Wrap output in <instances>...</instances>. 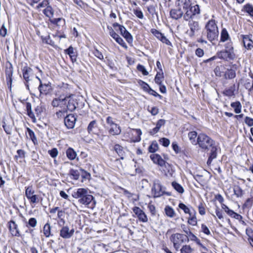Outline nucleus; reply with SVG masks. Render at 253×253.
<instances>
[{"label": "nucleus", "instance_id": "obj_54", "mask_svg": "<svg viewBox=\"0 0 253 253\" xmlns=\"http://www.w3.org/2000/svg\"><path fill=\"white\" fill-rule=\"evenodd\" d=\"M109 31V35L114 39L115 40L116 38H117L119 35H118L113 29V28L111 27L108 26L107 27Z\"/></svg>", "mask_w": 253, "mask_h": 253}, {"label": "nucleus", "instance_id": "obj_30", "mask_svg": "<svg viewBox=\"0 0 253 253\" xmlns=\"http://www.w3.org/2000/svg\"><path fill=\"white\" fill-rule=\"evenodd\" d=\"M97 129V123L95 120L91 121L87 127V131L89 133H94Z\"/></svg>", "mask_w": 253, "mask_h": 253}, {"label": "nucleus", "instance_id": "obj_18", "mask_svg": "<svg viewBox=\"0 0 253 253\" xmlns=\"http://www.w3.org/2000/svg\"><path fill=\"white\" fill-rule=\"evenodd\" d=\"M9 230L12 236L20 237V234L18 229V226L15 222L10 220L9 222Z\"/></svg>", "mask_w": 253, "mask_h": 253}, {"label": "nucleus", "instance_id": "obj_15", "mask_svg": "<svg viewBox=\"0 0 253 253\" xmlns=\"http://www.w3.org/2000/svg\"><path fill=\"white\" fill-rule=\"evenodd\" d=\"M76 118L73 114L68 115L64 119L65 125L68 128H72L74 127Z\"/></svg>", "mask_w": 253, "mask_h": 253}, {"label": "nucleus", "instance_id": "obj_23", "mask_svg": "<svg viewBox=\"0 0 253 253\" xmlns=\"http://www.w3.org/2000/svg\"><path fill=\"white\" fill-rule=\"evenodd\" d=\"M150 157L154 163L160 166H163L165 164V161L158 154H152L150 155Z\"/></svg>", "mask_w": 253, "mask_h": 253}, {"label": "nucleus", "instance_id": "obj_56", "mask_svg": "<svg viewBox=\"0 0 253 253\" xmlns=\"http://www.w3.org/2000/svg\"><path fill=\"white\" fill-rule=\"evenodd\" d=\"M226 213L231 217H234L236 219H238L240 216V215L235 212L229 209L228 211H227Z\"/></svg>", "mask_w": 253, "mask_h": 253}, {"label": "nucleus", "instance_id": "obj_53", "mask_svg": "<svg viewBox=\"0 0 253 253\" xmlns=\"http://www.w3.org/2000/svg\"><path fill=\"white\" fill-rule=\"evenodd\" d=\"M188 223L192 226L196 225L197 221L196 216L191 215L190 216V217L188 218Z\"/></svg>", "mask_w": 253, "mask_h": 253}, {"label": "nucleus", "instance_id": "obj_39", "mask_svg": "<svg viewBox=\"0 0 253 253\" xmlns=\"http://www.w3.org/2000/svg\"><path fill=\"white\" fill-rule=\"evenodd\" d=\"M44 14L49 19L53 17L54 15V11L50 6H47L43 10Z\"/></svg>", "mask_w": 253, "mask_h": 253}, {"label": "nucleus", "instance_id": "obj_31", "mask_svg": "<svg viewBox=\"0 0 253 253\" xmlns=\"http://www.w3.org/2000/svg\"><path fill=\"white\" fill-rule=\"evenodd\" d=\"M165 212L166 214L170 218H173L176 215L174 210L170 206H167L165 208Z\"/></svg>", "mask_w": 253, "mask_h": 253}, {"label": "nucleus", "instance_id": "obj_62", "mask_svg": "<svg viewBox=\"0 0 253 253\" xmlns=\"http://www.w3.org/2000/svg\"><path fill=\"white\" fill-rule=\"evenodd\" d=\"M2 127L5 131V132L7 134H10L11 133L12 131V127L10 126H7L6 124L4 122L3 124L2 125Z\"/></svg>", "mask_w": 253, "mask_h": 253}, {"label": "nucleus", "instance_id": "obj_3", "mask_svg": "<svg viewBox=\"0 0 253 253\" xmlns=\"http://www.w3.org/2000/svg\"><path fill=\"white\" fill-rule=\"evenodd\" d=\"M214 143V141L205 133H200L197 138V144L204 150H208L210 146Z\"/></svg>", "mask_w": 253, "mask_h": 253}, {"label": "nucleus", "instance_id": "obj_58", "mask_svg": "<svg viewBox=\"0 0 253 253\" xmlns=\"http://www.w3.org/2000/svg\"><path fill=\"white\" fill-rule=\"evenodd\" d=\"M17 155H15V158L18 159V158H24L25 156V152L22 149H19L17 151Z\"/></svg>", "mask_w": 253, "mask_h": 253}, {"label": "nucleus", "instance_id": "obj_48", "mask_svg": "<svg viewBox=\"0 0 253 253\" xmlns=\"http://www.w3.org/2000/svg\"><path fill=\"white\" fill-rule=\"evenodd\" d=\"M94 55L102 61H104V56L102 53L99 51L97 49L95 48L93 51Z\"/></svg>", "mask_w": 253, "mask_h": 253}, {"label": "nucleus", "instance_id": "obj_64", "mask_svg": "<svg viewBox=\"0 0 253 253\" xmlns=\"http://www.w3.org/2000/svg\"><path fill=\"white\" fill-rule=\"evenodd\" d=\"M245 123L249 126H253V119L249 117H246Z\"/></svg>", "mask_w": 253, "mask_h": 253}, {"label": "nucleus", "instance_id": "obj_20", "mask_svg": "<svg viewBox=\"0 0 253 253\" xmlns=\"http://www.w3.org/2000/svg\"><path fill=\"white\" fill-rule=\"evenodd\" d=\"M120 33L129 43H131L133 42V38L131 34L126 30L124 26H120Z\"/></svg>", "mask_w": 253, "mask_h": 253}, {"label": "nucleus", "instance_id": "obj_41", "mask_svg": "<svg viewBox=\"0 0 253 253\" xmlns=\"http://www.w3.org/2000/svg\"><path fill=\"white\" fill-rule=\"evenodd\" d=\"M229 39V35L225 29H223L221 32L220 42H224Z\"/></svg>", "mask_w": 253, "mask_h": 253}, {"label": "nucleus", "instance_id": "obj_12", "mask_svg": "<svg viewBox=\"0 0 253 253\" xmlns=\"http://www.w3.org/2000/svg\"><path fill=\"white\" fill-rule=\"evenodd\" d=\"M36 78L38 79L40 82V85L38 89L40 92V94H47L51 90L50 84H42L41 80L38 76H36Z\"/></svg>", "mask_w": 253, "mask_h": 253}, {"label": "nucleus", "instance_id": "obj_21", "mask_svg": "<svg viewBox=\"0 0 253 253\" xmlns=\"http://www.w3.org/2000/svg\"><path fill=\"white\" fill-rule=\"evenodd\" d=\"M183 11L181 8L172 9L170 11V15L174 19H178L183 16Z\"/></svg>", "mask_w": 253, "mask_h": 253}, {"label": "nucleus", "instance_id": "obj_24", "mask_svg": "<svg viewBox=\"0 0 253 253\" xmlns=\"http://www.w3.org/2000/svg\"><path fill=\"white\" fill-rule=\"evenodd\" d=\"M166 124V120L164 119H160L156 123V126L149 132L151 135H154L157 133L160 129L162 126H164Z\"/></svg>", "mask_w": 253, "mask_h": 253}, {"label": "nucleus", "instance_id": "obj_42", "mask_svg": "<svg viewBox=\"0 0 253 253\" xmlns=\"http://www.w3.org/2000/svg\"><path fill=\"white\" fill-rule=\"evenodd\" d=\"M236 77V72L233 69H228L225 73L226 79H232Z\"/></svg>", "mask_w": 253, "mask_h": 253}, {"label": "nucleus", "instance_id": "obj_32", "mask_svg": "<svg viewBox=\"0 0 253 253\" xmlns=\"http://www.w3.org/2000/svg\"><path fill=\"white\" fill-rule=\"evenodd\" d=\"M171 186L173 189L178 193L181 194L184 192L183 187L178 183L176 181H173L171 183Z\"/></svg>", "mask_w": 253, "mask_h": 253}, {"label": "nucleus", "instance_id": "obj_16", "mask_svg": "<svg viewBox=\"0 0 253 253\" xmlns=\"http://www.w3.org/2000/svg\"><path fill=\"white\" fill-rule=\"evenodd\" d=\"M74 233V229L70 230L69 228L67 226H63L60 231V235L61 237L65 239L70 238Z\"/></svg>", "mask_w": 253, "mask_h": 253}, {"label": "nucleus", "instance_id": "obj_26", "mask_svg": "<svg viewBox=\"0 0 253 253\" xmlns=\"http://www.w3.org/2000/svg\"><path fill=\"white\" fill-rule=\"evenodd\" d=\"M66 154L67 157L71 161L74 160L76 159L78 161L79 158L77 157V154L76 152L72 148H68L66 151Z\"/></svg>", "mask_w": 253, "mask_h": 253}, {"label": "nucleus", "instance_id": "obj_46", "mask_svg": "<svg viewBox=\"0 0 253 253\" xmlns=\"http://www.w3.org/2000/svg\"><path fill=\"white\" fill-rule=\"evenodd\" d=\"M158 144L156 142H153L151 145L148 148V150L150 153H154L158 149Z\"/></svg>", "mask_w": 253, "mask_h": 253}, {"label": "nucleus", "instance_id": "obj_37", "mask_svg": "<svg viewBox=\"0 0 253 253\" xmlns=\"http://www.w3.org/2000/svg\"><path fill=\"white\" fill-rule=\"evenodd\" d=\"M231 106L234 109V112L236 114H239L241 112L242 105L239 101L232 102Z\"/></svg>", "mask_w": 253, "mask_h": 253}, {"label": "nucleus", "instance_id": "obj_29", "mask_svg": "<svg viewBox=\"0 0 253 253\" xmlns=\"http://www.w3.org/2000/svg\"><path fill=\"white\" fill-rule=\"evenodd\" d=\"M242 11L247 13L250 17H253V5L250 3H247L244 5Z\"/></svg>", "mask_w": 253, "mask_h": 253}, {"label": "nucleus", "instance_id": "obj_34", "mask_svg": "<svg viewBox=\"0 0 253 253\" xmlns=\"http://www.w3.org/2000/svg\"><path fill=\"white\" fill-rule=\"evenodd\" d=\"M114 148L116 153L120 157L121 159H123L125 156V152L123 147L119 144H116Z\"/></svg>", "mask_w": 253, "mask_h": 253}, {"label": "nucleus", "instance_id": "obj_11", "mask_svg": "<svg viewBox=\"0 0 253 253\" xmlns=\"http://www.w3.org/2000/svg\"><path fill=\"white\" fill-rule=\"evenodd\" d=\"M183 235L181 234L176 233L172 234L170 237V241L173 243V246L176 250H178L180 245L183 243Z\"/></svg>", "mask_w": 253, "mask_h": 253}, {"label": "nucleus", "instance_id": "obj_7", "mask_svg": "<svg viewBox=\"0 0 253 253\" xmlns=\"http://www.w3.org/2000/svg\"><path fill=\"white\" fill-rule=\"evenodd\" d=\"M183 11V19L186 21H189L192 19L195 15L200 14V9L199 6L198 4H196Z\"/></svg>", "mask_w": 253, "mask_h": 253}, {"label": "nucleus", "instance_id": "obj_2", "mask_svg": "<svg viewBox=\"0 0 253 253\" xmlns=\"http://www.w3.org/2000/svg\"><path fill=\"white\" fill-rule=\"evenodd\" d=\"M206 29L207 30V37L210 41L212 42L217 39L218 30L215 20H210L206 24Z\"/></svg>", "mask_w": 253, "mask_h": 253}, {"label": "nucleus", "instance_id": "obj_27", "mask_svg": "<svg viewBox=\"0 0 253 253\" xmlns=\"http://www.w3.org/2000/svg\"><path fill=\"white\" fill-rule=\"evenodd\" d=\"M64 97L62 96H60L59 97L54 99L51 103L52 106L54 107H60L63 108V104L65 102Z\"/></svg>", "mask_w": 253, "mask_h": 253}, {"label": "nucleus", "instance_id": "obj_45", "mask_svg": "<svg viewBox=\"0 0 253 253\" xmlns=\"http://www.w3.org/2000/svg\"><path fill=\"white\" fill-rule=\"evenodd\" d=\"M51 227L49 223H46L43 228V233L46 237H49L50 235Z\"/></svg>", "mask_w": 253, "mask_h": 253}, {"label": "nucleus", "instance_id": "obj_8", "mask_svg": "<svg viewBox=\"0 0 253 253\" xmlns=\"http://www.w3.org/2000/svg\"><path fill=\"white\" fill-rule=\"evenodd\" d=\"M73 95L66 96L64 97L65 102L63 104V111L64 112L69 110L72 112L76 108L77 103L72 97Z\"/></svg>", "mask_w": 253, "mask_h": 253}, {"label": "nucleus", "instance_id": "obj_38", "mask_svg": "<svg viewBox=\"0 0 253 253\" xmlns=\"http://www.w3.org/2000/svg\"><path fill=\"white\" fill-rule=\"evenodd\" d=\"M13 74V68L11 65H9V67H7L5 69V75L6 80H9V81L11 82L12 81V76Z\"/></svg>", "mask_w": 253, "mask_h": 253}, {"label": "nucleus", "instance_id": "obj_13", "mask_svg": "<svg viewBox=\"0 0 253 253\" xmlns=\"http://www.w3.org/2000/svg\"><path fill=\"white\" fill-rule=\"evenodd\" d=\"M151 32L162 42L165 43L168 45H171V42L169 41L162 33L157 30L155 29H152L151 30Z\"/></svg>", "mask_w": 253, "mask_h": 253}, {"label": "nucleus", "instance_id": "obj_35", "mask_svg": "<svg viewBox=\"0 0 253 253\" xmlns=\"http://www.w3.org/2000/svg\"><path fill=\"white\" fill-rule=\"evenodd\" d=\"M234 194L238 198L242 197L244 195V191L239 185H234L233 187Z\"/></svg>", "mask_w": 253, "mask_h": 253}, {"label": "nucleus", "instance_id": "obj_43", "mask_svg": "<svg viewBox=\"0 0 253 253\" xmlns=\"http://www.w3.org/2000/svg\"><path fill=\"white\" fill-rule=\"evenodd\" d=\"M194 249L192 248L190 245L183 246L180 249V253H193Z\"/></svg>", "mask_w": 253, "mask_h": 253}, {"label": "nucleus", "instance_id": "obj_40", "mask_svg": "<svg viewBox=\"0 0 253 253\" xmlns=\"http://www.w3.org/2000/svg\"><path fill=\"white\" fill-rule=\"evenodd\" d=\"M69 175L71 178L75 180L79 179L80 174L79 171L77 169H71L69 172Z\"/></svg>", "mask_w": 253, "mask_h": 253}, {"label": "nucleus", "instance_id": "obj_44", "mask_svg": "<svg viewBox=\"0 0 253 253\" xmlns=\"http://www.w3.org/2000/svg\"><path fill=\"white\" fill-rule=\"evenodd\" d=\"M27 130L28 132L30 138L33 142L34 144H37L38 143V141L34 132L29 127H27Z\"/></svg>", "mask_w": 253, "mask_h": 253}, {"label": "nucleus", "instance_id": "obj_22", "mask_svg": "<svg viewBox=\"0 0 253 253\" xmlns=\"http://www.w3.org/2000/svg\"><path fill=\"white\" fill-rule=\"evenodd\" d=\"M177 5L179 8H181L182 11L192 6L191 0H178Z\"/></svg>", "mask_w": 253, "mask_h": 253}, {"label": "nucleus", "instance_id": "obj_33", "mask_svg": "<svg viewBox=\"0 0 253 253\" xmlns=\"http://www.w3.org/2000/svg\"><path fill=\"white\" fill-rule=\"evenodd\" d=\"M188 138L191 143L193 145H197L196 137H198L197 132L195 131H190L188 134Z\"/></svg>", "mask_w": 253, "mask_h": 253}, {"label": "nucleus", "instance_id": "obj_60", "mask_svg": "<svg viewBox=\"0 0 253 253\" xmlns=\"http://www.w3.org/2000/svg\"><path fill=\"white\" fill-rule=\"evenodd\" d=\"M148 110L153 116H155L159 113V109L156 107H152L151 108L149 107Z\"/></svg>", "mask_w": 253, "mask_h": 253}, {"label": "nucleus", "instance_id": "obj_6", "mask_svg": "<svg viewBox=\"0 0 253 253\" xmlns=\"http://www.w3.org/2000/svg\"><path fill=\"white\" fill-rule=\"evenodd\" d=\"M165 188L164 187L160 182L159 180H155L153 183V186L152 188V192L154 197H160L163 195H167V196H170L171 193L166 192L165 191Z\"/></svg>", "mask_w": 253, "mask_h": 253}, {"label": "nucleus", "instance_id": "obj_17", "mask_svg": "<svg viewBox=\"0 0 253 253\" xmlns=\"http://www.w3.org/2000/svg\"><path fill=\"white\" fill-rule=\"evenodd\" d=\"M188 25L190 29L189 35L191 37L194 36L195 34L200 29L198 22L189 20Z\"/></svg>", "mask_w": 253, "mask_h": 253}, {"label": "nucleus", "instance_id": "obj_61", "mask_svg": "<svg viewBox=\"0 0 253 253\" xmlns=\"http://www.w3.org/2000/svg\"><path fill=\"white\" fill-rule=\"evenodd\" d=\"M49 21L50 22L54 24V25H59L58 23L63 21V23H65V21L64 19H63L62 18H51V19H49Z\"/></svg>", "mask_w": 253, "mask_h": 253}, {"label": "nucleus", "instance_id": "obj_59", "mask_svg": "<svg viewBox=\"0 0 253 253\" xmlns=\"http://www.w3.org/2000/svg\"><path fill=\"white\" fill-rule=\"evenodd\" d=\"M35 111L37 117H40L41 113L43 111L42 107L41 105H38L35 108Z\"/></svg>", "mask_w": 253, "mask_h": 253}, {"label": "nucleus", "instance_id": "obj_47", "mask_svg": "<svg viewBox=\"0 0 253 253\" xmlns=\"http://www.w3.org/2000/svg\"><path fill=\"white\" fill-rule=\"evenodd\" d=\"M178 207L179 209L182 210L185 213H188L190 216L191 215L189 208L183 203H180L178 205Z\"/></svg>", "mask_w": 253, "mask_h": 253}, {"label": "nucleus", "instance_id": "obj_1", "mask_svg": "<svg viewBox=\"0 0 253 253\" xmlns=\"http://www.w3.org/2000/svg\"><path fill=\"white\" fill-rule=\"evenodd\" d=\"M73 197L79 199V202L88 208L93 209L95 205V201L93 197L89 194L87 189L79 188L73 194Z\"/></svg>", "mask_w": 253, "mask_h": 253}, {"label": "nucleus", "instance_id": "obj_49", "mask_svg": "<svg viewBox=\"0 0 253 253\" xmlns=\"http://www.w3.org/2000/svg\"><path fill=\"white\" fill-rule=\"evenodd\" d=\"M163 74L160 73H157L155 78V82L156 84L161 85L163 81Z\"/></svg>", "mask_w": 253, "mask_h": 253}, {"label": "nucleus", "instance_id": "obj_51", "mask_svg": "<svg viewBox=\"0 0 253 253\" xmlns=\"http://www.w3.org/2000/svg\"><path fill=\"white\" fill-rule=\"evenodd\" d=\"M137 70L142 72V74L144 76H147L148 75V72L146 70L145 67L143 65L139 64L137 66Z\"/></svg>", "mask_w": 253, "mask_h": 253}, {"label": "nucleus", "instance_id": "obj_14", "mask_svg": "<svg viewBox=\"0 0 253 253\" xmlns=\"http://www.w3.org/2000/svg\"><path fill=\"white\" fill-rule=\"evenodd\" d=\"M241 38L242 39L244 46L248 50H251L253 48V41L250 35H241Z\"/></svg>", "mask_w": 253, "mask_h": 253}, {"label": "nucleus", "instance_id": "obj_57", "mask_svg": "<svg viewBox=\"0 0 253 253\" xmlns=\"http://www.w3.org/2000/svg\"><path fill=\"white\" fill-rule=\"evenodd\" d=\"M132 211L138 218L143 211L140 208L138 207H133L132 208Z\"/></svg>", "mask_w": 253, "mask_h": 253}, {"label": "nucleus", "instance_id": "obj_19", "mask_svg": "<svg viewBox=\"0 0 253 253\" xmlns=\"http://www.w3.org/2000/svg\"><path fill=\"white\" fill-rule=\"evenodd\" d=\"M209 148H211V150L207 163L208 165H210L212 162V161L215 159L217 157V148L214 145V143H213L212 146H210Z\"/></svg>", "mask_w": 253, "mask_h": 253}, {"label": "nucleus", "instance_id": "obj_28", "mask_svg": "<svg viewBox=\"0 0 253 253\" xmlns=\"http://www.w3.org/2000/svg\"><path fill=\"white\" fill-rule=\"evenodd\" d=\"M26 107L28 116L32 120V122L33 123H36V118L32 110L31 104L30 102H27Z\"/></svg>", "mask_w": 253, "mask_h": 253}, {"label": "nucleus", "instance_id": "obj_10", "mask_svg": "<svg viewBox=\"0 0 253 253\" xmlns=\"http://www.w3.org/2000/svg\"><path fill=\"white\" fill-rule=\"evenodd\" d=\"M22 72V76L23 79L26 82V85L27 87H29L28 84V82L32 80L33 77L34 76L33 71L32 69L27 66H25L21 68Z\"/></svg>", "mask_w": 253, "mask_h": 253}, {"label": "nucleus", "instance_id": "obj_63", "mask_svg": "<svg viewBox=\"0 0 253 253\" xmlns=\"http://www.w3.org/2000/svg\"><path fill=\"white\" fill-rule=\"evenodd\" d=\"M139 221L142 222H147L148 221V218L144 211L142 212L139 217L138 218Z\"/></svg>", "mask_w": 253, "mask_h": 253}, {"label": "nucleus", "instance_id": "obj_50", "mask_svg": "<svg viewBox=\"0 0 253 253\" xmlns=\"http://www.w3.org/2000/svg\"><path fill=\"white\" fill-rule=\"evenodd\" d=\"M37 219L35 218L32 217L29 219V221L28 222V225H27V226H29L30 227L34 228L37 226Z\"/></svg>", "mask_w": 253, "mask_h": 253}, {"label": "nucleus", "instance_id": "obj_55", "mask_svg": "<svg viewBox=\"0 0 253 253\" xmlns=\"http://www.w3.org/2000/svg\"><path fill=\"white\" fill-rule=\"evenodd\" d=\"M48 153L50 155V156L53 158L56 157L58 154V151L55 148L48 150Z\"/></svg>", "mask_w": 253, "mask_h": 253}, {"label": "nucleus", "instance_id": "obj_36", "mask_svg": "<svg viewBox=\"0 0 253 253\" xmlns=\"http://www.w3.org/2000/svg\"><path fill=\"white\" fill-rule=\"evenodd\" d=\"M235 90V84H234L233 85L230 86L228 88L225 89L223 93L225 96L231 97L234 95Z\"/></svg>", "mask_w": 253, "mask_h": 253}, {"label": "nucleus", "instance_id": "obj_9", "mask_svg": "<svg viewBox=\"0 0 253 253\" xmlns=\"http://www.w3.org/2000/svg\"><path fill=\"white\" fill-rule=\"evenodd\" d=\"M35 191L32 186L25 187V196L29 200L30 203L36 204L39 202L38 196L35 194Z\"/></svg>", "mask_w": 253, "mask_h": 253}, {"label": "nucleus", "instance_id": "obj_4", "mask_svg": "<svg viewBox=\"0 0 253 253\" xmlns=\"http://www.w3.org/2000/svg\"><path fill=\"white\" fill-rule=\"evenodd\" d=\"M107 128L110 134L113 135H119L121 133L120 126L116 124L112 117L108 116L106 118Z\"/></svg>", "mask_w": 253, "mask_h": 253}, {"label": "nucleus", "instance_id": "obj_52", "mask_svg": "<svg viewBox=\"0 0 253 253\" xmlns=\"http://www.w3.org/2000/svg\"><path fill=\"white\" fill-rule=\"evenodd\" d=\"M116 42H118L120 45L123 46L126 49L127 48V46L125 43V42L124 41V40L120 37L119 36L117 38H116L115 40Z\"/></svg>", "mask_w": 253, "mask_h": 253}, {"label": "nucleus", "instance_id": "obj_25", "mask_svg": "<svg viewBox=\"0 0 253 253\" xmlns=\"http://www.w3.org/2000/svg\"><path fill=\"white\" fill-rule=\"evenodd\" d=\"M64 52L66 54H68L73 62H74L77 60V52L75 49L72 46H70L68 48L65 49Z\"/></svg>", "mask_w": 253, "mask_h": 253}, {"label": "nucleus", "instance_id": "obj_5", "mask_svg": "<svg viewBox=\"0 0 253 253\" xmlns=\"http://www.w3.org/2000/svg\"><path fill=\"white\" fill-rule=\"evenodd\" d=\"M216 55L218 58L226 61L234 60L236 57L234 52V48L231 44H230L229 46H226L225 50L218 52Z\"/></svg>", "mask_w": 253, "mask_h": 253}]
</instances>
